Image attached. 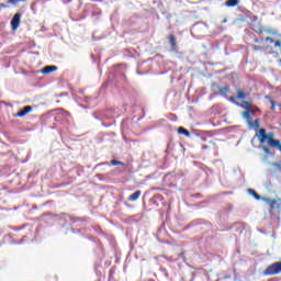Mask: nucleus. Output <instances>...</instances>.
Returning <instances> with one entry per match:
<instances>
[{
    "label": "nucleus",
    "instance_id": "14",
    "mask_svg": "<svg viewBox=\"0 0 281 281\" xmlns=\"http://www.w3.org/2000/svg\"><path fill=\"white\" fill-rule=\"evenodd\" d=\"M238 3H240V0H227L225 5H227V8H236Z\"/></svg>",
    "mask_w": 281,
    "mask_h": 281
},
{
    "label": "nucleus",
    "instance_id": "26",
    "mask_svg": "<svg viewBox=\"0 0 281 281\" xmlns=\"http://www.w3.org/2000/svg\"><path fill=\"white\" fill-rule=\"evenodd\" d=\"M254 43H260V40L256 38L254 40Z\"/></svg>",
    "mask_w": 281,
    "mask_h": 281
},
{
    "label": "nucleus",
    "instance_id": "8",
    "mask_svg": "<svg viewBox=\"0 0 281 281\" xmlns=\"http://www.w3.org/2000/svg\"><path fill=\"white\" fill-rule=\"evenodd\" d=\"M237 106H240L241 109H245L246 111H251V105L254 104V101H243L241 103L235 102Z\"/></svg>",
    "mask_w": 281,
    "mask_h": 281
},
{
    "label": "nucleus",
    "instance_id": "2",
    "mask_svg": "<svg viewBox=\"0 0 281 281\" xmlns=\"http://www.w3.org/2000/svg\"><path fill=\"white\" fill-rule=\"evenodd\" d=\"M281 273V261L271 263L263 270V276H279Z\"/></svg>",
    "mask_w": 281,
    "mask_h": 281
},
{
    "label": "nucleus",
    "instance_id": "24",
    "mask_svg": "<svg viewBox=\"0 0 281 281\" xmlns=\"http://www.w3.org/2000/svg\"><path fill=\"white\" fill-rule=\"evenodd\" d=\"M207 148H210V146H207V145L202 146V150H207Z\"/></svg>",
    "mask_w": 281,
    "mask_h": 281
},
{
    "label": "nucleus",
    "instance_id": "10",
    "mask_svg": "<svg viewBox=\"0 0 281 281\" xmlns=\"http://www.w3.org/2000/svg\"><path fill=\"white\" fill-rule=\"evenodd\" d=\"M266 43H273L274 47H278L281 49V40H273V37H266Z\"/></svg>",
    "mask_w": 281,
    "mask_h": 281
},
{
    "label": "nucleus",
    "instance_id": "25",
    "mask_svg": "<svg viewBox=\"0 0 281 281\" xmlns=\"http://www.w3.org/2000/svg\"><path fill=\"white\" fill-rule=\"evenodd\" d=\"M0 8L5 9V8H8V5L5 3H0Z\"/></svg>",
    "mask_w": 281,
    "mask_h": 281
},
{
    "label": "nucleus",
    "instance_id": "12",
    "mask_svg": "<svg viewBox=\"0 0 281 281\" xmlns=\"http://www.w3.org/2000/svg\"><path fill=\"white\" fill-rule=\"evenodd\" d=\"M262 200L267 205H270L271 210L276 209V205H278V201L276 199L271 200L269 198H262Z\"/></svg>",
    "mask_w": 281,
    "mask_h": 281
},
{
    "label": "nucleus",
    "instance_id": "27",
    "mask_svg": "<svg viewBox=\"0 0 281 281\" xmlns=\"http://www.w3.org/2000/svg\"><path fill=\"white\" fill-rule=\"evenodd\" d=\"M159 198H161V195H156V199H159Z\"/></svg>",
    "mask_w": 281,
    "mask_h": 281
},
{
    "label": "nucleus",
    "instance_id": "3",
    "mask_svg": "<svg viewBox=\"0 0 281 281\" xmlns=\"http://www.w3.org/2000/svg\"><path fill=\"white\" fill-rule=\"evenodd\" d=\"M169 45L171 47V52H179V45L177 44V37L173 34L168 35Z\"/></svg>",
    "mask_w": 281,
    "mask_h": 281
},
{
    "label": "nucleus",
    "instance_id": "23",
    "mask_svg": "<svg viewBox=\"0 0 281 281\" xmlns=\"http://www.w3.org/2000/svg\"><path fill=\"white\" fill-rule=\"evenodd\" d=\"M262 150H263L267 155H269V153H270V149H269V147H267V146H263V147H262Z\"/></svg>",
    "mask_w": 281,
    "mask_h": 281
},
{
    "label": "nucleus",
    "instance_id": "18",
    "mask_svg": "<svg viewBox=\"0 0 281 281\" xmlns=\"http://www.w3.org/2000/svg\"><path fill=\"white\" fill-rule=\"evenodd\" d=\"M252 49H254L255 52H265V49H269V47H267V46L254 45V46H252Z\"/></svg>",
    "mask_w": 281,
    "mask_h": 281
},
{
    "label": "nucleus",
    "instance_id": "21",
    "mask_svg": "<svg viewBox=\"0 0 281 281\" xmlns=\"http://www.w3.org/2000/svg\"><path fill=\"white\" fill-rule=\"evenodd\" d=\"M112 166H124V162L123 161H120V160H111L110 162Z\"/></svg>",
    "mask_w": 281,
    "mask_h": 281
},
{
    "label": "nucleus",
    "instance_id": "11",
    "mask_svg": "<svg viewBox=\"0 0 281 281\" xmlns=\"http://www.w3.org/2000/svg\"><path fill=\"white\" fill-rule=\"evenodd\" d=\"M142 196V191L137 190L127 198V201L135 202Z\"/></svg>",
    "mask_w": 281,
    "mask_h": 281
},
{
    "label": "nucleus",
    "instance_id": "20",
    "mask_svg": "<svg viewBox=\"0 0 281 281\" xmlns=\"http://www.w3.org/2000/svg\"><path fill=\"white\" fill-rule=\"evenodd\" d=\"M25 2L27 0H8L7 3L11 4V5H16L18 3Z\"/></svg>",
    "mask_w": 281,
    "mask_h": 281
},
{
    "label": "nucleus",
    "instance_id": "4",
    "mask_svg": "<svg viewBox=\"0 0 281 281\" xmlns=\"http://www.w3.org/2000/svg\"><path fill=\"white\" fill-rule=\"evenodd\" d=\"M20 25H21V13H15L11 20V27L12 30H19Z\"/></svg>",
    "mask_w": 281,
    "mask_h": 281
},
{
    "label": "nucleus",
    "instance_id": "22",
    "mask_svg": "<svg viewBox=\"0 0 281 281\" xmlns=\"http://www.w3.org/2000/svg\"><path fill=\"white\" fill-rule=\"evenodd\" d=\"M232 277L231 276H224L223 278H220L217 281H225L229 280Z\"/></svg>",
    "mask_w": 281,
    "mask_h": 281
},
{
    "label": "nucleus",
    "instance_id": "17",
    "mask_svg": "<svg viewBox=\"0 0 281 281\" xmlns=\"http://www.w3.org/2000/svg\"><path fill=\"white\" fill-rule=\"evenodd\" d=\"M179 135H184L186 137H190V132L186 130L184 127H179L178 128Z\"/></svg>",
    "mask_w": 281,
    "mask_h": 281
},
{
    "label": "nucleus",
    "instance_id": "16",
    "mask_svg": "<svg viewBox=\"0 0 281 281\" xmlns=\"http://www.w3.org/2000/svg\"><path fill=\"white\" fill-rule=\"evenodd\" d=\"M218 92L221 95H227V93H229V86L220 88Z\"/></svg>",
    "mask_w": 281,
    "mask_h": 281
},
{
    "label": "nucleus",
    "instance_id": "7",
    "mask_svg": "<svg viewBox=\"0 0 281 281\" xmlns=\"http://www.w3.org/2000/svg\"><path fill=\"white\" fill-rule=\"evenodd\" d=\"M54 71H58V66H45L44 68L41 69L40 72H42L44 76H47L49 74H54Z\"/></svg>",
    "mask_w": 281,
    "mask_h": 281
},
{
    "label": "nucleus",
    "instance_id": "9",
    "mask_svg": "<svg viewBox=\"0 0 281 281\" xmlns=\"http://www.w3.org/2000/svg\"><path fill=\"white\" fill-rule=\"evenodd\" d=\"M254 110H245L243 113V117H245L246 122L249 124L252 122L251 114H254Z\"/></svg>",
    "mask_w": 281,
    "mask_h": 281
},
{
    "label": "nucleus",
    "instance_id": "6",
    "mask_svg": "<svg viewBox=\"0 0 281 281\" xmlns=\"http://www.w3.org/2000/svg\"><path fill=\"white\" fill-rule=\"evenodd\" d=\"M245 98H247V93L245 92V90H237V95L236 97H231L229 100L231 102H234V104H236V100H245Z\"/></svg>",
    "mask_w": 281,
    "mask_h": 281
},
{
    "label": "nucleus",
    "instance_id": "1",
    "mask_svg": "<svg viewBox=\"0 0 281 281\" xmlns=\"http://www.w3.org/2000/svg\"><path fill=\"white\" fill-rule=\"evenodd\" d=\"M256 137L259 139V144L265 145L268 143V146L271 148H278L281 150L280 140L276 139V134L273 132L267 133V130L259 128L258 133H256Z\"/></svg>",
    "mask_w": 281,
    "mask_h": 281
},
{
    "label": "nucleus",
    "instance_id": "28",
    "mask_svg": "<svg viewBox=\"0 0 281 281\" xmlns=\"http://www.w3.org/2000/svg\"><path fill=\"white\" fill-rule=\"evenodd\" d=\"M91 1L98 2V1H100V0H91Z\"/></svg>",
    "mask_w": 281,
    "mask_h": 281
},
{
    "label": "nucleus",
    "instance_id": "15",
    "mask_svg": "<svg viewBox=\"0 0 281 281\" xmlns=\"http://www.w3.org/2000/svg\"><path fill=\"white\" fill-rule=\"evenodd\" d=\"M248 194L254 196V199H256V201H260V199H262V196H260V194H258V192H256V190H254V189H248Z\"/></svg>",
    "mask_w": 281,
    "mask_h": 281
},
{
    "label": "nucleus",
    "instance_id": "13",
    "mask_svg": "<svg viewBox=\"0 0 281 281\" xmlns=\"http://www.w3.org/2000/svg\"><path fill=\"white\" fill-rule=\"evenodd\" d=\"M248 125L250 128L258 131L260 128V119H256L255 121L249 122Z\"/></svg>",
    "mask_w": 281,
    "mask_h": 281
},
{
    "label": "nucleus",
    "instance_id": "19",
    "mask_svg": "<svg viewBox=\"0 0 281 281\" xmlns=\"http://www.w3.org/2000/svg\"><path fill=\"white\" fill-rule=\"evenodd\" d=\"M266 100H269L271 104V111H276V101L269 95L266 97Z\"/></svg>",
    "mask_w": 281,
    "mask_h": 281
},
{
    "label": "nucleus",
    "instance_id": "5",
    "mask_svg": "<svg viewBox=\"0 0 281 281\" xmlns=\"http://www.w3.org/2000/svg\"><path fill=\"white\" fill-rule=\"evenodd\" d=\"M33 108L31 105L24 106L22 110H20L18 113L14 114V117H25L27 113H32Z\"/></svg>",
    "mask_w": 281,
    "mask_h": 281
}]
</instances>
